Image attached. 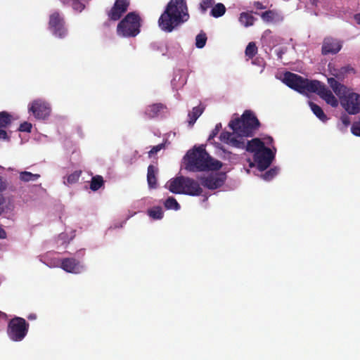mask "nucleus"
Returning <instances> with one entry per match:
<instances>
[{
    "mask_svg": "<svg viewBox=\"0 0 360 360\" xmlns=\"http://www.w3.org/2000/svg\"><path fill=\"white\" fill-rule=\"evenodd\" d=\"M261 126L260 122L250 110L244 111L240 117L232 120L229 123V127L233 130V132L222 131L219 136V139L228 143L232 139L241 136L242 138L252 137Z\"/></svg>",
    "mask_w": 360,
    "mask_h": 360,
    "instance_id": "obj_1",
    "label": "nucleus"
},
{
    "mask_svg": "<svg viewBox=\"0 0 360 360\" xmlns=\"http://www.w3.org/2000/svg\"><path fill=\"white\" fill-rule=\"evenodd\" d=\"M188 18L186 0H170L158 19V25L162 31L172 32Z\"/></svg>",
    "mask_w": 360,
    "mask_h": 360,
    "instance_id": "obj_2",
    "label": "nucleus"
},
{
    "mask_svg": "<svg viewBox=\"0 0 360 360\" xmlns=\"http://www.w3.org/2000/svg\"><path fill=\"white\" fill-rule=\"evenodd\" d=\"M184 159L185 169L188 172L217 171L222 167V163L213 159L203 146L188 150Z\"/></svg>",
    "mask_w": 360,
    "mask_h": 360,
    "instance_id": "obj_3",
    "label": "nucleus"
},
{
    "mask_svg": "<svg viewBox=\"0 0 360 360\" xmlns=\"http://www.w3.org/2000/svg\"><path fill=\"white\" fill-rule=\"evenodd\" d=\"M167 188L175 194L198 196L202 193V188L197 181L184 176L171 179L167 183Z\"/></svg>",
    "mask_w": 360,
    "mask_h": 360,
    "instance_id": "obj_4",
    "label": "nucleus"
},
{
    "mask_svg": "<svg viewBox=\"0 0 360 360\" xmlns=\"http://www.w3.org/2000/svg\"><path fill=\"white\" fill-rule=\"evenodd\" d=\"M283 82L290 88L301 94L316 91L317 86H319V81L318 80L310 81L290 72H286L284 74Z\"/></svg>",
    "mask_w": 360,
    "mask_h": 360,
    "instance_id": "obj_5",
    "label": "nucleus"
},
{
    "mask_svg": "<svg viewBox=\"0 0 360 360\" xmlns=\"http://www.w3.org/2000/svg\"><path fill=\"white\" fill-rule=\"evenodd\" d=\"M140 16L130 12L118 23L117 30L123 37H135L140 32Z\"/></svg>",
    "mask_w": 360,
    "mask_h": 360,
    "instance_id": "obj_6",
    "label": "nucleus"
},
{
    "mask_svg": "<svg viewBox=\"0 0 360 360\" xmlns=\"http://www.w3.org/2000/svg\"><path fill=\"white\" fill-rule=\"evenodd\" d=\"M29 327L30 325L25 319L15 316L8 323V337L13 342H20L27 335Z\"/></svg>",
    "mask_w": 360,
    "mask_h": 360,
    "instance_id": "obj_7",
    "label": "nucleus"
},
{
    "mask_svg": "<svg viewBox=\"0 0 360 360\" xmlns=\"http://www.w3.org/2000/svg\"><path fill=\"white\" fill-rule=\"evenodd\" d=\"M246 139L247 138L238 136L234 139H232L231 142L227 144L234 148L245 149L246 151L252 153L254 155L266 147L264 143L259 138H254L250 141H246Z\"/></svg>",
    "mask_w": 360,
    "mask_h": 360,
    "instance_id": "obj_8",
    "label": "nucleus"
},
{
    "mask_svg": "<svg viewBox=\"0 0 360 360\" xmlns=\"http://www.w3.org/2000/svg\"><path fill=\"white\" fill-rule=\"evenodd\" d=\"M49 29L55 37L58 38H64L68 34L64 18L58 12H54L50 15Z\"/></svg>",
    "mask_w": 360,
    "mask_h": 360,
    "instance_id": "obj_9",
    "label": "nucleus"
},
{
    "mask_svg": "<svg viewBox=\"0 0 360 360\" xmlns=\"http://www.w3.org/2000/svg\"><path fill=\"white\" fill-rule=\"evenodd\" d=\"M340 105L349 115H356L360 112V95L349 93L341 98Z\"/></svg>",
    "mask_w": 360,
    "mask_h": 360,
    "instance_id": "obj_10",
    "label": "nucleus"
},
{
    "mask_svg": "<svg viewBox=\"0 0 360 360\" xmlns=\"http://www.w3.org/2000/svg\"><path fill=\"white\" fill-rule=\"evenodd\" d=\"M274 158V153L267 147H264L259 153L254 155V160L260 171H264L267 169L271 164Z\"/></svg>",
    "mask_w": 360,
    "mask_h": 360,
    "instance_id": "obj_11",
    "label": "nucleus"
},
{
    "mask_svg": "<svg viewBox=\"0 0 360 360\" xmlns=\"http://www.w3.org/2000/svg\"><path fill=\"white\" fill-rule=\"evenodd\" d=\"M342 47V43L340 40L331 37H327L323 41L321 53L323 56L335 55L341 50Z\"/></svg>",
    "mask_w": 360,
    "mask_h": 360,
    "instance_id": "obj_12",
    "label": "nucleus"
},
{
    "mask_svg": "<svg viewBox=\"0 0 360 360\" xmlns=\"http://www.w3.org/2000/svg\"><path fill=\"white\" fill-rule=\"evenodd\" d=\"M29 110L33 113L37 119L44 120L49 116L51 112V108L49 105L45 101L41 100L34 101Z\"/></svg>",
    "mask_w": 360,
    "mask_h": 360,
    "instance_id": "obj_13",
    "label": "nucleus"
},
{
    "mask_svg": "<svg viewBox=\"0 0 360 360\" xmlns=\"http://www.w3.org/2000/svg\"><path fill=\"white\" fill-rule=\"evenodd\" d=\"M129 6V0H116L113 6L108 12V19L113 21L118 20L127 11Z\"/></svg>",
    "mask_w": 360,
    "mask_h": 360,
    "instance_id": "obj_14",
    "label": "nucleus"
},
{
    "mask_svg": "<svg viewBox=\"0 0 360 360\" xmlns=\"http://www.w3.org/2000/svg\"><path fill=\"white\" fill-rule=\"evenodd\" d=\"M316 88L317 90L316 91H311V93H316L322 99L332 107H337L338 105V99L325 84L319 82V86H317Z\"/></svg>",
    "mask_w": 360,
    "mask_h": 360,
    "instance_id": "obj_15",
    "label": "nucleus"
},
{
    "mask_svg": "<svg viewBox=\"0 0 360 360\" xmlns=\"http://www.w3.org/2000/svg\"><path fill=\"white\" fill-rule=\"evenodd\" d=\"M60 267L65 271L72 274H79L83 269L80 262L75 258H65L61 261Z\"/></svg>",
    "mask_w": 360,
    "mask_h": 360,
    "instance_id": "obj_16",
    "label": "nucleus"
},
{
    "mask_svg": "<svg viewBox=\"0 0 360 360\" xmlns=\"http://www.w3.org/2000/svg\"><path fill=\"white\" fill-rule=\"evenodd\" d=\"M224 183L222 177L217 175L209 176L201 179L202 185L209 189H217L220 188Z\"/></svg>",
    "mask_w": 360,
    "mask_h": 360,
    "instance_id": "obj_17",
    "label": "nucleus"
},
{
    "mask_svg": "<svg viewBox=\"0 0 360 360\" xmlns=\"http://www.w3.org/2000/svg\"><path fill=\"white\" fill-rule=\"evenodd\" d=\"M328 83L332 88L334 93L340 98V100L341 98L346 95L347 87L345 85L340 84L335 78H328Z\"/></svg>",
    "mask_w": 360,
    "mask_h": 360,
    "instance_id": "obj_18",
    "label": "nucleus"
},
{
    "mask_svg": "<svg viewBox=\"0 0 360 360\" xmlns=\"http://www.w3.org/2000/svg\"><path fill=\"white\" fill-rule=\"evenodd\" d=\"M165 108V106L162 103H154L146 107L144 114L148 118L152 119L159 116Z\"/></svg>",
    "mask_w": 360,
    "mask_h": 360,
    "instance_id": "obj_19",
    "label": "nucleus"
},
{
    "mask_svg": "<svg viewBox=\"0 0 360 360\" xmlns=\"http://www.w3.org/2000/svg\"><path fill=\"white\" fill-rule=\"evenodd\" d=\"M158 172V169L153 165H150L148 167L147 172V181L148 186L151 188L157 187V178L156 175Z\"/></svg>",
    "mask_w": 360,
    "mask_h": 360,
    "instance_id": "obj_20",
    "label": "nucleus"
},
{
    "mask_svg": "<svg viewBox=\"0 0 360 360\" xmlns=\"http://www.w3.org/2000/svg\"><path fill=\"white\" fill-rule=\"evenodd\" d=\"M205 108L202 106H196L193 108L192 111L188 113V124L193 126L197 119L202 114Z\"/></svg>",
    "mask_w": 360,
    "mask_h": 360,
    "instance_id": "obj_21",
    "label": "nucleus"
},
{
    "mask_svg": "<svg viewBox=\"0 0 360 360\" xmlns=\"http://www.w3.org/2000/svg\"><path fill=\"white\" fill-rule=\"evenodd\" d=\"M309 104L311 111L320 120H321L322 122H326V120H328L327 116L326 115L322 108L319 105L311 101H310Z\"/></svg>",
    "mask_w": 360,
    "mask_h": 360,
    "instance_id": "obj_22",
    "label": "nucleus"
},
{
    "mask_svg": "<svg viewBox=\"0 0 360 360\" xmlns=\"http://www.w3.org/2000/svg\"><path fill=\"white\" fill-rule=\"evenodd\" d=\"M239 21L245 27H250L253 25L255 18L250 13L243 12L240 15Z\"/></svg>",
    "mask_w": 360,
    "mask_h": 360,
    "instance_id": "obj_23",
    "label": "nucleus"
},
{
    "mask_svg": "<svg viewBox=\"0 0 360 360\" xmlns=\"http://www.w3.org/2000/svg\"><path fill=\"white\" fill-rule=\"evenodd\" d=\"M351 124V119L346 113H342L338 123V128L342 132L347 131V127Z\"/></svg>",
    "mask_w": 360,
    "mask_h": 360,
    "instance_id": "obj_24",
    "label": "nucleus"
},
{
    "mask_svg": "<svg viewBox=\"0 0 360 360\" xmlns=\"http://www.w3.org/2000/svg\"><path fill=\"white\" fill-rule=\"evenodd\" d=\"M12 122V116L6 111L0 112V128H6Z\"/></svg>",
    "mask_w": 360,
    "mask_h": 360,
    "instance_id": "obj_25",
    "label": "nucleus"
},
{
    "mask_svg": "<svg viewBox=\"0 0 360 360\" xmlns=\"http://www.w3.org/2000/svg\"><path fill=\"white\" fill-rule=\"evenodd\" d=\"M103 178L100 175H96L93 176L91 179L90 188L94 191H96L99 188H101L103 186Z\"/></svg>",
    "mask_w": 360,
    "mask_h": 360,
    "instance_id": "obj_26",
    "label": "nucleus"
},
{
    "mask_svg": "<svg viewBox=\"0 0 360 360\" xmlns=\"http://www.w3.org/2000/svg\"><path fill=\"white\" fill-rule=\"evenodd\" d=\"M148 214L153 219H161L164 216L162 209L160 206H155L148 210Z\"/></svg>",
    "mask_w": 360,
    "mask_h": 360,
    "instance_id": "obj_27",
    "label": "nucleus"
},
{
    "mask_svg": "<svg viewBox=\"0 0 360 360\" xmlns=\"http://www.w3.org/2000/svg\"><path fill=\"white\" fill-rule=\"evenodd\" d=\"M40 177L38 174H32L30 172H21L20 173V179L25 182L35 181Z\"/></svg>",
    "mask_w": 360,
    "mask_h": 360,
    "instance_id": "obj_28",
    "label": "nucleus"
},
{
    "mask_svg": "<svg viewBox=\"0 0 360 360\" xmlns=\"http://www.w3.org/2000/svg\"><path fill=\"white\" fill-rule=\"evenodd\" d=\"M225 12V6L221 3H218L212 8L210 14L214 18H219L222 16Z\"/></svg>",
    "mask_w": 360,
    "mask_h": 360,
    "instance_id": "obj_29",
    "label": "nucleus"
},
{
    "mask_svg": "<svg viewBox=\"0 0 360 360\" xmlns=\"http://www.w3.org/2000/svg\"><path fill=\"white\" fill-rule=\"evenodd\" d=\"M164 205L167 210H179L181 208L180 205L174 197H169L165 201Z\"/></svg>",
    "mask_w": 360,
    "mask_h": 360,
    "instance_id": "obj_30",
    "label": "nucleus"
},
{
    "mask_svg": "<svg viewBox=\"0 0 360 360\" xmlns=\"http://www.w3.org/2000/svg\"><path fill=\"white\" fill-rule=\"evenodd\" d=\"M257 50L258 49L256 44L253 41L250 42L246 46L245 51V56L248 58V59H252L253 57L257 54Z\"/></svg>",
    "mask_w": 360,
    "mask_h": 360,
    "instance_id": "obj_31",
    "label": "nucleus"
},
{
    "mask_svg": "<svg viewBox=\"0 0 360 360\" xmlns=\"http://www.w3.org/2000/svg\"><path fill=\"white\" fill-rule=\"evenodd\" d=\"M207 41V36L204 32H200L195 37V46L199 49H202L205 46Z\"/></svg>",
    "mask_w": 360,
    "mask_h": 360,
    "instance_id": "obj_32",
    "label": "nucleus"
},
{
    "mask_svg": "<svg viewBox=\"0 0 360 360\" xmlns=\"http://www.w3.org/2000/svg\"><path fill=\"white\" fill-rule=\"evenodd\" d=\"M350 72H354V68L350 66H344L342 67L339 70L338 72L335 74L334 75L338 79H342L344 78L345 75Z\"/></svg>",
    "mask_w": 360,
    "mask_h": 360,
    "instance_id": "obj_33",
    "label": "nucleus"
},
{
    "mask_svg": "<svg viewBox=\"0 0 360 360\" xmlns=\"http://www.w3.org/2000/svg\"><path fill=\"white\" fill-rule=\"evenodd\" d=\"M278 172V169L277 167H274L266 171L263 175L262 177L266 181L271 180L275 176L277 175Z\"/></svg>",
    "mask_w": 360,
    "mask_h": 360,
    "instance_id": "obj_34",
    "label": "nucleus"
},
{
    "mask_svg": "<svg viewBox=\"0 0 360 360\" xmlns=\"http://www.w3.org/2000/svg\"><path fill=\"white\" fill-rule=\"evenodd\" d=\"M81 175V171H75L67 177V181L70 184L76 183Z\"/></svg>",
    "mask_w": 360,
    "mask_h": 360,
    "instance_id": "obj_35",
    "label": "nucleus"
},
{
    "mask_svg": "<svg viewBox=\"0 0 360 360\" xmlns=\"http://www.w3.org/2000/svg\"><path fill=\"white\" fill-rule=\"evenodd\" d=\"M351 132L354 136H360V118L352 124Z\"/></svg>",
    "mask_w": 360,
    "mask_h": 360,
    "instance_id": "obj_36",
    "label": "nucleus"
},
{
    "mask_svg": "<svg viewBox=\"0 0 360 360\" xmlns=\"http://www.w3.org/2000/svg\"><path fill=\"white\" fill-rule=\"evenodd\" d=\"M261 17L264 21L271 22L274 18V13L269 10L262 13Z\"/></svg>",
    "mask_w": 360,
    "mask_h": 360,
    "instance_id": "obj_37",
    "label": "nucleus"
},
{
    "mask_svg": "<svg viewBox=\"0 0 360 360\" xmlns=\"http://www.w3.org/2000/svg\"><path fill=\"white\" fill-rule=\"evenodd\" d=\"M213 0H202L200 4V8L205 13L213 4Z\"/></svg>",
    "mask_w": 360,
    "mask_h": 360,
    "instance_id": "obj_38",
    "label": "nucleus"
},
{
    "mask_svg": "<svg viewBox=\"0 0 360 360\" xmlns=\"http://www.w3.org/2000/svg\"><path fill=\"white\" fill-rule=\"evenodd\" d=\"M72 6L74 10L82 12L84 9V4L79 1V0H73Z\"/></svg>",
    "mask_w": 360,
    "mask_h": 360,
    "instance_id": "obj_39",
    "label": "nucleus"
},
{
    "mask_svg": "<svg viewBox=\"0 0 360 360\" xmlns=\"http://www.w3.org/2000/svg\"><path fill=\"white\" fill-rule=\"evenodd\" d=\"M32 124L27 122H24L23 123L20 124L19 127V131H23V132H30L32 129Z\"/></svg>",
    "mask_w": 360,
    "mask_h": 360,
    "instance_id": "obj_40",
    "label": "nucleus"
},
{
    "mask_svg": "<svg viewBox=\"0 0 360 360\" xmlns=\"http://www.w3.org/2000/svg\"><path fill=\"white\" fill-rule=\"evenodd\" d=\"M165 144L164 143H160L157 146H153L150 150L148 152L149 157H151L153 155L156 154L158 152H159L160 150L164 148Z\"/></svg>",
    "mask_w": 360,
    "mask_h": 360,
    "instance_id": "obj_41",
    "label": "nucleus"
},
{
    "mask_svg": "<svg viewBox=\"0 0 360 360\" xmlns=\"http://www.w3.org/2000/svg\"><path fill=\"white\" fill-rule=\"evenodd\" d=\"M221 128V124L219 123L215 126V128L212 131L211 134L209 136V139H214L219 132Z\"/></svg>",
    "mask_w": 360,
    "mask_h": 360,
    "instance_id": "obj_42",
    "label": "nucleus"
},
{
    "mask_svg": "<svg viewBox=\"0 0 360 360\" xmlns=\"http://www.w3.org/2000/svg\"><path fill=\"white\" fill-rule=\"evenodd\" d=\"M0 139L8 141L10 139L4 128H0Z\"/></svg>",
    "mask_w": 360,
    "mask_h": 360,
    "instance_id": "obj_43",
    "label": "nucleus"
},
{
    "mask_svg": "<svg viewBox=\"0 0 360 360\" xmlns=\"http://www.w3.org/2000/svg\"><path fill=\"white\" fill-rule=\"evenodd\" d=\"M285 53V49L281 48L276 51V55L279 59L282 58L283 55Z\"/></svg>",
    "mask_w": 360,
    "mask_h": 360,
    "instance_id": "obj_44",
    "label": "nucleus"
},
{
    "mask_svg": "<svg viewBox=\"0 0 360 360\" xmlns=\"http://www.w3.org/2000/svg\"><path fill=\"white\" fill-rule=\"evenodd\" d=\"M254 6L257 8V9H259V10H262V9H264L266 7L262 5V3H260L259 1H255L254 2Z\"/></svg>",
    "mask_w": 360,
    "mask_h": 360,
    "instance_id": "obj_45",
    "label": "nucleus"
},
{
    "mask_svg": "<svg viewBox=\"0 0 360 360\" xmlns=\"http://www.w3.org/2000/svg\"><path fill=\"white\" fill-rule=\"evenodd\" d=\"M1 320H4V321L8 320L7 314L1 311H0V321Z\"/></svg>",
    "mask_w": 360,
    "mask_h": 360,
    "instance_id": "obj_46",
    "label": "nucleus"
},
{
    "mask_svg": "<svg viewBox=\"0 0 360 360\" xmlns=\"http://www.w3.org/2000/svg\"><path fill=\"white\" fill-rule=\"evenodd\" d=\"M6 238V231L0 227V238Z\"/></svg>",
    "mask_w": 360,
    "mask_h": 360,
    "instance_id": "obj_47",
    "label": "nucleus"
},
{
    "mask_svg": "<svg viewBox=\"0 0 360 360\" xmlns=\"http://www.w3.org/2000/svg\"><path fill=\"white\" fill-rule=\"evenodd\" d=\"M354 19L358 25H360V13L355 14Z\"/></svg>",
    "mask_w": 360,
    "mask_h": 360,
    "instance_id": "obj_48",
    "label": "nucleus"
},
{
    "mask_svg": "<svg viewBox=\"0 0 360 360\" xmlns=\"http://www.w3.org/2000/svg\"><path fill=\"white\" fill-rule=\"evenodd\" d=\"M5 184L2 181V178L0 176V191H2L5 188Z\"/></svg>",
    "mask_w": 360,
    "mask_h": 360,
    "instance_id": "obj_49",
    "label": "nucleus"
},
{
    "mask_svg": "<svg viewBox=\"0 0 360 360\" xmlns=\"http://www.w3.org/2000/svg\"><path fill=\"white\" fill-rule=\"evenodd\" d=\"M36 317H37L36 315L32 314H30L27 318H28V319L32 320V319H35Z\"/></svg>",
    "mask_w": 360,
    "mask_h": 360,
    "instance_id": "obj_50",
    "label": "nucleus"
},
{
    "mask_svg": "<svg viewBox=\"0 0 360 360\" xmlns=\"http://www.w3.org/2000/svg\"><path fill=\"white\" fill-rule=\"evenodd\" d=\"M269 139L270 142L273 141V139L271 136L269 137Z\"/></svg>",
    "mask_w": 360,
    "mask_h": 360,
    "instance_id": "obj_51",
    "label": "nucleus"
}]
</instances>
